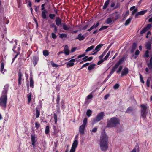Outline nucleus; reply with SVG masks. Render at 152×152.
<instances>
[{
	"label": "nucleus",
	"instance_id": "nucleus-1",
	"mask_svg": "<svg viewBox=\"0 0 152 152\" xmlns=\"http://www.w3.org/2000/svg\"><path fill=\"white\" fill-rule=\"evenodd\" d=\"M99 145L101 150L106 151L108 147V137L105 134H102L100 139Z\"/></svg>",
	"mask_w": 152,
	"mask_h": 152
},
{
	"label": "nucleus",
	"instance_id": "nucleus-2",
	"mask_svg": "<svg viewBox=\"0 0 152 152\" xmlns=\"http://www.w3.org/2000/svg\"><path fill=\"white\" fill-rule=\"evenodd\" d=\"M120 120L118 118L113 117L107 121V127L111 128L116 127L118 125L120 124Z\"/></svg>",
	"mask_w": 152,
	"mask_h": 152
},
{
	"label": "nucleus",
	"instance_id": "nucleus-3",
	"mask_svg": "<svg viewBox=\"0 0 152 152\" xmlns=\"http://www.w3.org/2000/svg\"><path fill=\"white\" fill-rule=\"evenodd\" d=\"M7 96L6 95L2 96L0 98V105L2 107L6 108L7 106Z\"/></svg>",
	"mask_w": 152,
	"mask_h": 152
},
{
	"label": "nucleus",
	"instance_id": "nucleus-4",
	"mask_svg": "<svg viewBox=\"0 0 152 152\" xmlns=\"http://www.w3.org/2000/svg\"><path fill=\"white\" fill-rule=\"evenodd\" d=\"M45 4H43L41 5V10L42 11L41 13V16L43 19L46 18V14L48 13L47 11L45 9Z\"/></svg>",
	"mask_w": 152,
	"mask_h": 152
},
{
	"label": "nucleus",
	"instance_id": "nucleus-5",
	"mask_svg": "<svg viewBox=\"0 0 152 152\" xmlns=\"http://www.w3.org/2000/svg\"><path fill=\"white\" fill-rule=\"evenodd\" d=\"M104 116V112H101L97 114L96 117L94 119V121L95 122H98L102 119Z\"/></svg>",
	"mask_w": 152,
	"mask_h": 152
},
{
	"label": "nucleus",
	"instance_id": "nucleus-6",
	"mask_svg": "<svg viewBox=\"0 0 152 152\" xmlns=\"http://www.w3.org/2000/svg\"><path fill=\"white\" fill-rule=\"evenodd\" d=\"M18 85L20 86L22 84V80H24V79L23 78V75L20 69L18 71Z\"/></svg>",
	"mask_w": 152,
	"mask_h": 152
},
{
	"label": "nucleus",
	"instance_id": "nucleus-7",
	"mask_svg": "<svg viewBox=\"0 0 152 152\" xmlns=\"http://www.w3.org/2000/svg\"><path fill=\"white\" fill-rule=\"evenodd\" d=\"M145 61L147 66L151 70V72L152 73V56L150 57L149 61L148 59H146Z\"/></svg>",
	"mask_w": 152,
	"mask_h": 152
},
{
	"label": "nucleus",
	"instance_id": "nucleus-8",
	"mask_svg": "<svg viewBox=\"0 0 152 152\" xmlns=\"http://www.w3.org/2000/svg\"><path fill=\"white\" fill-rule=\"evenodd\" d=\"M125 58H126L125 56L121 58L118 61L113 67L115 69H116L118 68L119 66L124 62Z\"/></svg>",
	"mask_w": 152,
	"mask_h": 152
},
{
	"label": "nucleus",
	"instance_id": "nucleus-9",
	"mask_svg": "<svg viewBox=\"0 0 152 152\" xmlns=\"http://www.w3.org/2000/svg\"><path fill=\"white\" fill-rule=\"evenodd\" d=\"M111 17L113 20L115 21L120 18V15L117 12H116L115 13H112L111 15Z\"/></svg>",
	"mask_w": 152,
	"mask_h": 152
},
{
	"label": "nucleus",
	"instance_id": "nucleus-10",
	"mask_svg": "<svg viewBox=\"0 0 152 152\" xmlns=\"http://www.w3.org/2000/svg\"><path fill=\"white\" fill-rule=\"evenodd\" d=\"M86 127V126L82 125L80 126L79 129V131L81 135H83L84 134V130Z\"/></svg>",
	"mask_w": 152,
	"mask_h": 152
},
{
	"label": "nucleus",
	"instance_id": "nucleus-11",
	"mask_svg": "<svg viewBox=\"0 0 152 152\" xmlns=\"http://www.w3.org/2000/svg\"><path fill=\"white\" fill-rule=\"evenodd\" d=\"M31 137L32 145L33 147H35V143L37 141V140L36 139L37 137L34 135H31Z\"/></svg>",
	"mask_w": 152,
	"mask_h": 152
},
{
	"label": "nucleus",
	"instance_id": "nucleus-12",
	"mask_svg": "<svg viewBox=\"0 0 152 152\" xmlns=\"http://www.w3.org/2000/svg\"><path fill=\"white\" fill-rule=\"evenodd\" d=\"M100 23L99 21H98L96 24H94L89 29L87 30V31L90 32L92 29L96 28L99 25Z\"/></svg>",
	"mask_w": 152,
	"mask_h": 152
},
{
	"label": "nucleus",
	"instance_id": "nucleus-13",
	"mask_svg": "<svg viewBox=\"0 0 152 152\" xmlns=\"http://www.w3.org/2000/svg\"><path fill=\"white\" fill-rule=\"evenodd\" d=\"M129 72V69L127 67H125L122 70L121 73V76L123 77L126 75Z\"/></svg>",
	"mask_w": 152,
	"mask_h": 152
},
{
	"label": "nucleus",
	"instance_id": "nucleus-14",
	"mask_svg": "<svg viewBox=\"0 0 152 152\" xmlns=\"http://www.w3.org/2000/svg\"><path fill=\"white\" fill-rule=\"evenodd\" d=\"M86 34L82 35V34L80 33L78 35L77 37L76 38V39H78L80 41L83 40L86 37Z\"/></svg>",
	"mask_w": 152,
	"mask_h": 152
},
{
	"label": "nucleus",
	"instance_id": "nucleus-15",
	"mask_svg": "<svg viewBox=\"0 0 152 152\" xmlns=\"http://www.w3.org/2000/svg\"><path fill=\"white\" fill-rule=\"evenodd\" d=\"M147 12V10H144L141 11L140 12H138L136 13L135 15V18H138V16L140 15H143L145 14Z\"/></svg>",
	"mask_w": 152,
	"mask_h": 152
},
{
	"label": "nucleus",
	"instance_id": "nucleus-16",
	"mask_svg": "<svg viewBox=\"0 0 152 152\" xmlns=\"http://www.w3.org/2000/svg\"><path fill=\"white\" fill-rule=\"evenodd\" d=\"M39 59L38 56H35L33 57V60L32 61L34 66H35L38 63Z\"/></svg>",
	"mask_w": 152,
	"mask_h": 152
},
{
	"label": "nucleus",
	"instance_id": "nucleus-17",
	"mask_svg": "<svg viewBox=\"0 0 152 152\" xmlns=\"http://www.w3.org/2000/svg\"><path fill=\"white\" fill-rule=\"evenodd\" d=\"M151 44L152 42L151 41H149L146 43L145 47L148 50H151Z\"/></svg>",
	"mask_w": 152,
	"mask_h": 152
},
{
	"label": "nucleus",
	"instance_id": "nucleus-18",
	"mask_svg": "<svg viewBox=\"0 0 152 152\" xmlns=\"http://www.w3.org/2000/svg\"><path fill=\"white\" fill-rule=\"evenodd\" d=\"M56 24L58 26L60 25L61 23L62 20L59 17H57L55 21Z\"/></svg>",
	"mask_w": 152,
	"mask_h": 152
},
{
	"label": "nucleus",
	"instance_id": "nucleus-19",
	"mask_svg": "<svg viewBox=\"0 0 152 152\" xmlns=\"http://www.w3.org/2000/svg\"><path fill=\"white\" fill-rule=\"evenodd\" d=\"M78 144V141L77 139L74 140L73 141L72 147V148L76 149Z\"/></svg>",
	"mask_w": 152,
	"mask_h": 152
},
{
	"label": "nucleus",
	"instance_id": "nucleus-20",
	"mask_svg": "<svg viewBox=\"0 0 152 152\" xmlns=\"http://www.w3.org/2000/svg\"><path fill=\"white\" fill-rule=\"evenodd\" d=\"M64 51V53L65 55H68L69 54L70 51L69 50L68 45H66L65 46Z\"/></svg>",
	"mask_w": 152,
	"mask_h": 152
},
{
	"label": "nucleus",
	"instance_id": "nucleus-21",
	"mask_svg": "<svg viewBox=\"0 0 152 152\" xmlns=\"http://www.w3.org/2000/svg\"><path fill=\"white\" fill-rule=\"evenodd\" d=\"M104 45V44H99L95 48L94 50L97 51V52L99 51L101 49V47H102Z\"/></svg>",
	"mask_w": 152,
	"mask_h": 152
},
{
	"label": "nucleus",
	"instance_id": "nucleus-22",
	"mask_svg": "<svg viewBox=\"0 0 152 152\" xmlns=\"http://www.w3.org/2000/svg\"><path fill=\"white\" fill-rule=\"evenodd\" d=\"M9 87V85L8 84H6L4 86V90L3 91V93L4 95H6L8 92V88Z\"/></svg>",
	"mask_w": 152,
	"mask_h": 152
},
{
	"label": "nucleus",
	"instance_id": "nucleus-23",
	"mask_svg": "<svg viewBox=\"0 0 152 152\" xmlns=\"http://www.w3.org/2000/svg\"><path fill=\"white\" fill-rule=\"evenodd\" d=\"M110 1V0H107L105 2L104 6L103 7L102 9L103 10H105L107 7L108 5L109 4Z\"/></svg>",
	"mask_w": 152,
	"mask_h": 152
},
{
	"label": "nucleus",
	"instance_id": "nucleus-24",
	"mask_svg": "<svg viewBox=\"0 0 152 152\" xmlns=\"http://www.w3.org/2000/svg\"><path fill=\"white\" fill-rule=\"evenodd\" d=\"M116 70V69L114 68L113 67H112L111 71L110 72L109 75L107 77L106 79H108L110 77L112 74L114 73V72Z\"/></svg>",
	"mask_w": 152,
	"mask_h": 152
},
{
	"label": "nucleus",
	"instance_id": "nucleus-25",
	"mask_svg": "<svg viewBox=\"0 0 152 152\" xmlns=\"http://www.w3.org/2000/svg\"><path fill=\"white\" fill-rule=\"evenodd\" d=\"M140 107H141V112H146L147 107L145 104H141L140 105Z\"/></svg>",
	"mask_w": 152,
	"mask_h": 152
},
{
	"label": "nucleus",
	"instance_id": "nucleus-26",
	"mask_svg": "<svg viewBox=\"0 0 152 152\" xmlns=\"http://www.w3.org/2000/svg\"><path fill=\"white\" fill-rule=\"evenodd\" d=\"M34 82L32 77H30V86L32 88L34 87Z\"/></svg>",
	"mask_w": 152,
	"mask_h": 152
},
{
	"label": "nucleus",
	"instance_id": "nucleus-27",
	"mask_svg": "<svg viewBox=\"0 0 152 152\" xmlns=\"http://www.w3.org/2000/svg\"><path fill=\"white\" fill-rule=\"evenodd\" d=\"M151 76L148 77L146 81V84L147 87L148 88H149L150 87V79H151Z\"/></svg>",
	"mask_w": 152,
	"mask_h": 152
},
{
	"label": "nucleus",
	"instance_id": "nucleus-28",
	"mask_svg": "<svg viewBox=\"0 0 152 152\" xmlns=\"http://www.w3.org/2000/svg\"><path fill=\"white\" fill-rule=\"evenodd\" d=\"M149 51L148 50H147L145 51V53L143 55V57L144 58H148L149 57Z\"/></svg>",
	"mask_w": 152,
	"mask_h": 152
},
{
	"label": "nucleus",
	"instance_id": "nucleus-29",
	"mask_svg": "<svg viewBox=\"0 0 152 152\" xmlns=\"http://www.w3.org/2000/svg\"><path fill=\"white\" fill-rule=\"evenodd\" d=\"M57 112H54L53 114V118L54 120V122L55 124H57Z\"/></svg>",
	"mask_w": 152,
	"mask_h": 152
},
{
	"label": "nucleus",
	"instance_id": "nucleus-30",
	"mask_svg": "<svg viewBox=\"0 0 152 152\" xmlns=\"http://www.w3.org/2000/svg\"><path fill=\"white\" fill-rule=\"evenodd\" d=\"M96 65L95 64H91L88 67V69L89 71L93 70L95 68V66Z\"/></svg>",
	"mask_w": 152,
	"mask_h": 152
},
{
	"label": "nucleus",
	"instance_id": "nucleus-31",
	"mask_svg": "<svg viewBox=\"0 0 152 152\" xmlns=\"http://www.w3.org/2000/svg\"><path fill=\"white\" fill-rule=\"evenodd\" d=\"M50 127L49 126H46L45 130V133L46 134H48L50 132Z\"/></svg>",
	"mask_w": 152,
	"mask_h": 152
},
{
	"label": "nucleus",
	"instance_id": "nucleus-32",
	"mask_svg": "<svg viewBox=\"0 0 152 152\" xmlns=\"http://www.w3.org/2000/svg\"><path fill=\"white\" fill-rule=\"evenodd\" d=\"M4 64L3 62H2L1 63V68H0V71L3 74H4V72H3L4 68Z\"/></svg>",
	"mask_w": 152,
	"mask_h": 152
},
{
	"label": "nucleus",
	"instance_id": "nucleus-33",
	"mask_svg": "<svg viewBox=\"0 0 152 152\" xmlns=\"http://www.w3.org/2000/svg\"><path fill=\"white\" fill-rule=\"evenodd\" d=\"M36 117L37 118H38L40 115V111L38 110L37 108L36 109Z\"/></svg>",
	"mask_w": 152,
	"mask_h": 152
},
{
	"label": "nucleus",
	"instance_id": "nucleus-34",
	"mask_svg": "<svg viewBox=\"0 0 152 152\" xmlns=\"http://www.w3.org/2000/svg\"><path fill=\"white\" fill-rule=\"evenodd\" d=\"M92 113V111L90 109H88L86 112V115L88 117H90Z\"/></svg>",
	"mask_w": 152,
	"mask_h": 152
},
{
	"label": "nucleus",
	"instance_id": "nucleus-35",
	"mask_svg": "<svg viewBox=\"0 0 152 152\" xmlns=\"http://www.w3.org/2000/svg\"><path fill=\"white\" fill-rule=\"evenodd\" d=\"M56 107H57L56 109L57 112L58 114H60V113L61 111L60 110L59 103L58 104H57V105H56Z\"/></svg>",
	"mask_w": 152,
	"mask_h": 152
},
{
	"label": "nucleus",
	"instance_id": "nucleus-36",
	"mask_svg": "<svg viewBox=\"0 0 152 152\" xmlns=\"http://www.w3.org/2000/svg\"><path fill=\"white\" fill-rule=\"evenodd\" d=\"M74 64L73 63L69 62L66 64V66L67 68H69L74 66Z\"/></svg>",
	"mask_w": 152,
	"mask_h": 152
},
{
	"label": "nucleus",
	"instance_id": "nucleus-37",
	"mask_svg": "<svg viewBox=\"0 0 152 152\" xmlns=\"http://www.w3.org/2000/svg\"><path fill=\"white\" fill-rule=\"evenodd\" d=\"M132 18H129L126 21L124 25L125 26H127L130 23L131 20L132 19Z\"/></svg>",
	"mask_w": 152,
	"mask_h": 152
},
{
	"label": "nucleus",
	"instance_id": "nucleus-38",
	"mask_svg": "<svg viewBox=\"0 0 152 152\" xmlns=\"http://www.w3.org/2000/svg\"><path fill=\"white\" fill-rule=\"evenodd\" d=\"M63 28L65 30H67L69 29L70 27H68L65 23H63Z\"/></svg>",
	"mask_w": 152,
	"mask_h": 152
},
{
	"label": "nucleus",
	"instance_id": "nucleus-39",
	"mask_svg": "<svg viewBox=\"0 0 152 152\" xmlns=\"http://www.w3.org/2000/svg\"><path fill=\"white\" fill-rule=\"evenodd\" d=\"M43 53L44 56H47L49 55V53L48 50H45L43 51Z\"/></svg>",
	"mask_w": 152,
	"mask_h": 152
},
{
	"label": "nucleus",
	"instance_id": "nucleus-40",
	"mask_svg": "<svg viewBox=\"0 0 152 152\" xmlns=\"http://www.w3.org/2000/svg\"><path fill=\"white\" fill-rule=\"evenodd\" d=\"M94 48V45H92L90 47L88 48L86 50V52H88Z\"/></svg>",
	"mask_w": 152,
	"mask_h": 152
},
{
	"label": "nucleus",
	"instance_id": "nucleus-41",
	"mask_svg": "<svg viewBox=\"0 0 152 152\" xmlns=\"http://www.w3.org/2000/svg\"><path fill=\"white\" fill-rule=\"evenodd\" d=\"M148 29L147 28L144 27L143 29L140 31V34H143L146 32L147 31Z\"/></svg>",
	"mask_w": 152,
	"mask_h": 152
},
{
	"label": "nucleus",
	"instance_id": "nucleus-42",
	"mask_svg": "<svg viewBox=\"0 0 152 152\" xmlns=\"http://www.w3.org/2000/svg\"><path fill=\"white\" fill-rule=\"evenodd\" d=\"M60 97L59 94L57 95V96L56 99V104H58L59 103L60 100Z\"/></svg>",
	"mask_w": 152,
	"mask_h": 152
},
{
	"label": "nucleus",
	"instance_id": "nucleus-43",
	"mask_svg": "<svg viewBox=\"0 0 152 152\" xmlns=\"http://www.w3.org/2000/svg\"><path fill=\"white\" fill-rule=\"evenodd\" d=\"M59 37L61 39L63 38L64 37L66 38L67 37V35L64 34H59Z\"/></svg>",
	"mask_w": 152,
	"mask_h": 152
},
{
	"label": "nucleus",
	"instance_id": "nucleus-44",
	"mask_svg": "<svg viewBox=\"0 0 152 152\" xmlns=\"http://www.w3.org/2000/svg\"><path fill=\"white\" fill-rule=\"evenodd\" d=\"M87 119L86 118H84L83 121V124L82 125H83L86 126L87 124Z\"/></svg>",
	"mask_w": 152,
	"mask_h": 152
},
{
	"label": "nucleus",
	"instance_id": "nucleus-45",
	"mask_svg": "<svg viewBox=\"0 0 152 152\" xmlns=\"http://www.w3.org/2000/svg\"><path fill=\"white\" fill-rule=\"evenodd\" d=\"M139 76H140V82H141V83H145V82L144 80H143V77L142 76V75L140 73L139 74Z\"/></svg>",
	"mask_w": 152,
	"mask_h": 152
},
{
	"label": "nucleus",
	"instance_id": "nucleus-46",
	"mask_svg": "<svg viewBox=\"0 0 152 152\" xmlns=\"http://www.w3.org/2000/svg\"><path fill=\"white\" fill-rule=\"evenodd\" d=\"M108 27V26H102L101 28H100L99 29V31H102V30H104L107 28Z\"/></svg>",
	"mask_w": 152,
	"mask_h": 152
},
{
	"label": "nucleus",
	"instance_id": "nucleus-47",
	"mask_svg": "<svg viewBox=\"0 0 152 152\" xmlns=\"http://www.w3.org/2000/svg\"><path fill=\"white\" fill-rule=\"evenodd\" d=\"M111 18H109L107 19L106 20V23L107 24H109L112 22V20Z\"/></svg>",
	"mask_w": 152,
	"mask_h": 152
},
{
	"label": "nucleus",
	"instance_id": "nucleus-48",
	"mask_svg": "<svg viewBox=\"0 0 152 152\" xmlns=\"http://www.w3.org/2000/svg\"><path fill=\"white\" fill-rule=\"evenodd\" d=\"M51 36L54 39H55L57 37V36L56 35V34L54 33L53 32L51 33Z\"/></svg>",
	"mask_w": 152,
	"mask_h": 152
},
{
	"label": "nucleus",
	"instance_id": "nucleus-49",
	"mask_svg": "<svg viewBox=\"0 0 152 152\" xmlns=\"http://www.w3.org/2000/svg\"><path fill=\"white\" fill-rule=\"evenodd\" d=\"M110 53V51H109L108 52V53H107L106 56H105L104 58V60H105L107 59L108 58V57H109Z\"/></svg>",
	"mask_w": 152,
	"mask_h": 152
},
{
	"label": "nucleus",
	"instance_id": "nucleus-50",
	"mask_svg": "<svg viewBox=\"0 0 152 152\" xmlns=\"http://www.w3.org/2000/svg\"><path fill=\"white\" fill-rule=\"evenodd\" d=\"M35 127L37 129H38L40 126V124L38 122H37L35 123Z\"/></svg>",
	"mask_w": 152,
	"mask_h": 152
},
{
	"label": "nucleus",
	"instance_id": "nucleus-51",
	"mask_svg": "<svg viewBox=\"0 0 152 152\" xmlns=\"http://www.w3.org/2000/svg\"><path fill=\"white\" fill-rule=\"evenodd\" d=\"M55 16V15L54 14H50L49 15V17L51 19H53Z\"/></svg>",
	"mask_w": 152,
	"mask_h": 152
},
{
	"label": "nucleus",
	"instance_id": "nucleus-52",
	"mask_svg": "<svg viewBox=\"0 0 152 152\" xmlns=\"http://www.w3.org/2000/svg\"><path fill=\"white\" fill-rule=\"evenodd\" d=\"M141 116L144 119L146 117V112H141Z\"/></svg>",
	"mask_w": 152,
	"mask_h": 152
},
{
	"label": "nucleus",
	"instance_id": "nucleus-53",
	"mask_svg": "<svg viewBox=\"0 0 152 152\" xmlns=\"http://www.w3.org/2000/svg\"><path fill=\"white\" fill-rule=\"evenodd\" d=\"M123 69V66H119L118 70L116 72L117 73H120L121 71Z\"/></svg>",
	"mask_w": 152,
	"mask_h": 152
},
{
	"label": "nucleus",
	"instance_id": "nucleus-54",
	"mask_svg": "<svg viewBox=\"0 0 152 152\" xmlns=\"http://www.w3.org/2000/svg\"><path fill=\"white\" fill-rule=\"evenodd\" d=\"M31 93L28 96V102H30L31 99Z\"/></svg>",
	"mask_w": 152,
	"mask_h": 152
},
{
	"label": "nucleus",
	"instance_id": "nucleus-55",
	"mask_svg": "<svg viewBox=\"0 0 152 152\" xmlns=\"http://www.w3.org/2000/svg\"><path fill=\"white\" fill-rule=\"evenodd\" d=\"M119 85L118 84H116L113 86V88L115 89H118L119 87Z\"/></svg>",
	"mask_w": 152,
	"mask_h": 152
},
{
	"label": "nucleus",
	"instance_id": "nucleus-56",
	"mask_svg": "<svg viewBox=\"0 0 152 152\" xmlns=\"http://www.w3.org/2000/svg\"><path fill=\"white\" fill-rule=\"evenodd\" d=\"M132 110V109L131 107H129L127 108L126 111V112L127 113H130Z\"/></svg>",
	"mask_w": 152,
	"mask_h": 152
},
{
	"label": "nucleus",
	"instance_id": "nucleus-57",
	"mask_svg": "<svg viewBox=\"0 0 152 152\" xmlns=\"http://www.w3.org/2000/svg\"><path fill=\"white\" fill-rule=\"evenodd\" d=\"M137 46V43L135 42H134L133 43L132 45V48L136 49Z\"/></svg>",
	"mask_w": 152,
	"mask_h": 152
},
{
	"label": "nucleus",
	"instance_id": "nucleus-58",
	"mask_svg": "<svg viewBox=\"0 0 152 152\" xmlns=\"http://www.w3.org/2000/svg\"><path fill=\"white\" fill-rule=\"evenodd\" d=\"M86 55V54H85V53H83L81 55H80L78 56L77 58H79L81 57H85V56Z\"/></svg>",
	"mask_w": 152,
	"mask_h": 152
},
{
	"label": "nucleus",
	"instance_id": "nucleus-59",
	"mask_svg": "<svg viewBox=\"0 0 152 152\" xmlns=\"http://www.w3.org/2000/svg\"><path fill=\"white\" fill-rule=\"evenodd\" d=\"M100 60L97 62V64L99 65L104 61V59H100Z\"/></svg>",
	"mask_w": 152,
	"mask_h": 152
},
{
	"label": "nucleus",
	"instance_id": "nucleus-60",
	"mask_svg": "<svg viewBox=\"0 0 152 152\" xmlns=\"http://www.w3.org/2000/svg\"><path fill=\"white\" fill-rule=\"evenodd\" d=\"M93 57H90L89 58H87L86 60H85L84 61H91Z\"/></svg>",
	"mask_w": 152,
	"mask_h": 152
},
{
	"label": "nucleus",
	"instance_id": "nucleus-61",
	"mask_svg": "<svg viewBox=\"0 0 152 152\" xmlns=\"http://www.w3.org/2000/svg\"><path fill=\"white\" fill-rule=\"evenodd\" d=\"M152 25L151 24H148L147 27H145V28H147L148 29V30L149 29H150L152 27Z\"/></svg>",
	"mask_w": 152,
	"mask_h": 152
},
{
	"label": "nucleus",
	"instance_id": "nucleus-62",
	"mask_svg": "<svg viewBox=\"0 0 152 152\" xmlns=\"http://www.w3.org/2000/svg\"><path fill=\"white\" fill-rule=\"evenodd\" d=\"M97 130V128L96 127H95L93 128L91 130V132L93 133H95Z\"/></svg>",
	"mask_w": 152,
	"mask_h": 152
},
{
	"label": "nucleus",
	"instance_id": "nucleus-63",
	"mask_svg": "<svg viewBox=\"0 0 152 152\" xmlns=\"http://www.w3.org/2000/svg\"><path fill=\"white\" fill-rule=\"evenodd\" d=\"M137 10L136 9H134L132 12V15H134L135 13L137 12Z\"/></svg>",
	"mask_w": 152,
	"mask_h": 152
},
{
	"label": "nucleus",
	"instance_id": "nucleus-64",
	"mask_svg": "<svg viewBox=\"0 0 152 152\" xmlns=\"http://www.w3.org/2000/svg\"><path fill=\"white\" fill-rule=\"evenodd\" d=\"M88 25L87 24L83 26L82 28L81 29V30H86L88 27Z\"/></svg>",
	"mask_w": 152,
	"mask_h": 152
}]
</instances>
